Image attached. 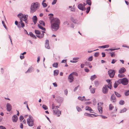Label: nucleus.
<instances>
[{
    "mask_svg": "<svg viewBox=\"0 0 129 129\" xmlns=\"http://www.w3.org/2000/svg\"><path fill=\"white\" fill-rule=\"evenodd\" d=\"M51 24H60V20L57 18H53L51 20Z\"/></svg>",
    "mask_w": 129,
    "mask_h": 129,
    "instance_id": "5",
    "label": "nucleus"
},
{
    "mask_svg": "<svg viewBox=\"0 0 129 129\" xmlns=\"http://www.w3.org/2000/svg\"><path fill=\"white\" fill-rule=\"evenodd\" d=\"M116 60L113 59L112 60L111 63L112 64H114L116 62Z\"/></svg>",
    "mask_w": 129,
    "mask_h": 129,
    "instance_id": "56",
    "label": "nucleus"
},
{
    "mask_svg": "<svg viewBox=\"0 0 129 129\" xmlns=\"http://www.w3.org/2000/svg\"><path fill=\"white\" fill-rule=\"evenodd\" d=\"M29 34L31 36L33 37V38H36V36L33 34L32 32H30L29 33Z\"/></svg>",
    "mask_w": 129,
    "mask_h": 129,
    "instance_id": "39",
    "label": "nucleus"
},
{
    "mask_svg": "<svg viewBox=\"0 0 129 129\" xmlns=\"http://www.w3.org/2000/svg\"><path fill=\"white\" fill-rule=\"evenodd\" d=\"M88 60L89 61H91L92 60V57L91 56L89 57L88 58Z\"/></svg>",
    "mask_w": 129,
    "mask_h": 129,
    "instance_id": "57",
    "label": "nucleus"
},
{
    "mask_svg": "<svg viewBox=\"0 0 129 129\" xmlns=\"http://www.w3.org/2000/svg\"><path fill=\"white\" fill-rule=\"evenodd\" d=\"M59 73V71L58 70H56L54 71V76H56Z\"/></svg>",
    "mask_w": 129,
    "mask_h": 129,
    "instance_id": "25",
    "label": "nucleus"
},
{
    "mask_svg": "<svg viewBox=\"0 0 129 129\" xmlns=\"http://www.w3.org/2000/svg\"><path fill=\"white\" fill-rule=\"evenodd\" d=\"M113 108L114 107L111 104H110L109 106V110L110 111L112 110Z\"/></svg>",
    "mask_w": 129,
    "mask_h": 129,
    "instance_id": "35",
    "label": "nucleus"
},
{
    "mask_svg": "<svg viewBox=\"0 0 129 129\" xmlns=\"http://www.w3.org/2000/svg\"><path fill=\"white\" fill-rule=\"evenodd\" d=\"M102 56L103 57H105L106 55L105 54V53L102 52Z\"/></svg>",
    "mask_w": 129,
    "mask_h": 129,
    "instance_id": "63",
    "label": "nucleus"
},
{
    "mask_svg": "<svg viewBox=\"0 0 129 129\" xmlns=\"http://www.w3.org/2000/svg\"><path fill=\"white\" fill-rule=\"evenodd\" d=\"M96 76L95 75H94L93 76H91L90 79L91 80H94L95 78H96Z\"/></svg>",
    "mask_w": 129,
    "mask_h": 129,
    "instance_id": "33",
    "label": "nucleus"
},
{
    "mask_svg": "<svg viewBox=\"0 0 129 129\" xmlns=\"http://www.w3.org/2000/svg\"><path fill=\"white\" fill-rule=\"evenodd\" d=\"M20 58L21 59H22L24 58V56L23 55H21L20 56Z\"/></svg>",
    "mask_w": 129,
    "mask_h": 129,
    "instance_id": "64",
    "label": "nucleus"
},
{
    "mask_svg": "<svg viewBox=\"0 0 129 129\" xmlns=\"http://www.w3.org/2000/svg\"><path fill=\"white\" fill-rule=\"evenodd\" d=\"M53 84L54 87H56L57 86V84L56 82L53 83Z\"/></svg>",
    "mask_w": 129,
    "mask_h": 129,
    "instance_id": "58",
    "label": "nucleus"
},
{
    "mask_svg": "<svg viewBox=\"0 0 129 129\" xmlns=\"http://www.w3.org/2000/svg\"><path fill=\"white\" fill-rule=\"evenodd\" d=\"M37 18L36 16H34L33 18V21L35 24H36L37 22Z\"/></svg>",
    "mask_w": 129,
    "mask_h": 129,
    "instance_id": "20",
    "label": "nucleus"
},
{
    "mask_svg": "<svg viewBox=\"0 0 129 129\" xmlns=\"http://www.w3.org/2000/svg\"><path fill=\"white\" fill-rule=\"evenodd\" d=\"M42 107L45 110H47L48 109V107L45 105H43L42 106Z\"/></svg>",
    "mask_w": 129,
    "mask_h": 129,
    "instance_id": "46",
    "label": "nucleus"
},
{
    "mask_svg": "<svg viewBox=\"0 0 129 129\" xmlns=\"http://www.w3.org/2000/svg\"><path fill=\"white\" fill-rule=\"evenodd\" d=\"M126 109L125 108H124L122 110H121L120 112V113H123L124 112H125L126 111Z\"/></svg>",
    "mask_w": 129,
    "mask_h": 129,
    "instance_id": "41",
    "label": "nucleus"
},
{
    "mask_svg": "<svg viewBox=\"0 0 129 129\" xmlns=\"http://www.w3.org/2000/svg\"><path fill=\"white\" fill-rule=\"evenodd\" d=\"M75 75L77 76L78 74L76 72H73L71 74H70L68 77V78L69 79L71 80V81H73V75Z\"/></svg>",
    "mask_w": 129,
    "mask_h": 129,
    "instance_id": "10",
    "label": "nucleus"
},
{
    "mask_svg": "<svg viewBox=\"0 0 129 129\" xmlns=\"http://www.w3.org/2000/svg\"><path fill=\"white\" fill-rule=\"evenodd\" d=\"M95 89L94 88H92L90 89V92L92 93H94L95 92Z\"/></svg>",
    "mask_w": 129,
    "mask_h": 129,
    "instance_id": "40",
    "label": "nucleus"
},
{
    "mask_svg": "<svg viewBox=\"0 0 129 129\" xmlns=\"http://www.w3.org/2000/svg\"><path fill=\"white\" fill-rule=\"evenodd\" d=\"M99 53H98V52L95 53L94 54V56L95 57H97L99 56Z\"/></svg>",
    "mask_w": 129,
    "mask_h": 129,
    "instance_id": "52",
    "label": "nucleus"
},
{
    "mask_svg": "<svg viewBox=\"0 0 129 129\" xmlns=\"http://www.w3.org/2000/svg\"><path fill=\"white\" fill-rule=\"evenodd\" d=\"M79 59V58L78 57L74 58H73V60L74 61L71 60V62L73 63H75L77 62V61H75V60H78Z\"/></svg>",
    "mask_w": 129,
    "mask_h": 129,
    "instance_id": "23",
    "label": "nucleus"
},
{
    "mask_svg": "<svg viewBox=\"0 0 129 129\" xmlns=\"http://www.w3.org/2000/svg\"><path fill=\"white\" fill-rule=\"evenodd\" d=\"M53 111L54 113L55 114V115H57V116H59L61 114L60 111L57 108H55L54 110H53Z\"/></svg>",
    "mask_w": 129,
    "mask_h": 129,
    "instance_id": "9",
    "label": "nucleus"
},
{
    "mask_svg": "<svg viewBox=\"0 0 129 129\" xmlns=\"http://www.w3.org/2000/svg\"><path fill=\"white\" fill-rule=\"evenodd\" d=\"M18 119V117L16 115H13L12 117V120L13 122H16Z\"/></svg>",
    "mask_w": 129,
    "mask_h": 129,
    "instance_id": "17",
    "label": "nucleus"
},
{
    "mask_svg": "<svg viewBox=\"0 0 129 129\" xmlns=\"http://www.w3.org/2000/svg\"><path fill=\"white\" fill-rule=\"evenodd\" d=\"M7 109L8 111L10 112L12 109V106L9 103H7Z\"/></svg>",
    "mask_w": 129,
    "mask_h": 129,
    "instance_id": "14",
    "label": "nucleus"
},
{
    "mask_svg": "<svg viewBox=\"0 0 129 129\" xmlns=\"http://www.w3.org/2000/svg\"><path fill=\"white\" fill-rule=\"evenodd\" d=\"M110 100L113 103H115L116 102V98L115 95L114 94H112L111 96Z\"/></svg>",
    "mask_w": 129,
    "mask_h": 129,
    "instance_id": "11",
    "label": "nucleus"
},
{
    "mask_svg": "<svg viewBox=\"0 0 129 129\" xmlns=\"http://www.w3.org/2000/svg\"><path fill=\"white\" fill-rule=\"evenodd\" d=\"M64 93L66 95H67L68 94V91L67 89H66V90H64Z\"/></svg>",
    "mask_w": 129,
    "mask_h": 129,
    "instance_id": "54",
    "label": "nucleus"
},
{
    "mask_svg": "<svg viewBox=\"0 0 129 129\" xmlns=\"http://www.w3.org/2000/svg\"><path fill=\"white\" fill-rule=\"evenodd\" d=\"M126 71V70L125 69L124 67H122L119 69L118 72L119 73H124Z\"/></svg>",
    "mask_w": 129,
    "mask_h": 129,
    "instance_id": "13",
    "label": "nucleus"
},
{
    "mask_svg": "<svg viewBox=\"0 0 129 129\" xmlns=\"http://www.w3.org/2000/svg\"><path fill=\"white\" fill-rule=\"evenodd\" d=\"M39 4L38 3L32 4L30 7V12L33 13L35 12L39 7Z\"/></svg>",
    "mask_w": 129,
    "mask_h": 129,
    "instance_id": "2",
    "label": "nucleus"
},
{
    "mask_svg": "<svg viewBox=\"0 0 129 129\" xmlns=\"http://www.w3.org/2000/svg\"><path fill=\"white\" fill-rule=\"evenodd\" d=\"M0 129H6L5 127L3 126H0Z\"/></svg>",
    "mask_w": 129,
    "mask_h": 129,
    "instance_id": "61",
    "label": "nucleus"
},
{
    "mask_svg": "<svg viewBox=\"0 0 129 129\" xmlns=\"http://www.w3.org/2000/svg\"><path fill=\"white\" fill-rule=\"evenodd\" d=\"M78 8L79 9L82 10H85L84 6H83V4H80L78 5Z\"/></svg>",
    "mask_w": 129,
    "mask_h": 129,
    "instance_id": "12",
    "label": "nucleus"
},
{
    "mask_svg": "<svg viewBox=\"0 0 129 129\" xmlns=\"http://www.w3.org/2000/svg\"><path fill=\"white\" fill-rule=\"evenodd\" d=\"M98 110L100 112L101 114L102 113V111H103V110H102L103 108H102V107L101 106H98Z\"/></svg>",
    "mask_w": 129,
    "mask_h": 129,
    "instance_id": "22",
    "label": "nucleus"
},
{
    "mask_svg": "<svg viewBox=\"0 0 129 129\" xmlns=\"http://www.w3.org/2000/svg\"><path fill=\"white\" fill-rule=\"evenodd\" d=\"M45 2L46 1L45 0H44L42 3V4L43 5V6L44 8L46 7L47 6V4L46 3H45Z\"/></svg>",
    "mask_w": 129,
    "mask_h": 129,
    "instance_id": "24",
    "label": "nucleus"
},
{
    "mask_svg": "<svg viewBox=\"0 0 129 129\" xmlns=\"http://www.w3.org/2000/svg\"><path fill=\"white\" fill-rule=\"evenodd\" d=\"M85 110L89 111H92L91 108L88 106H87L85 107Z\"/></svg>",
    "mask_w": 129,
    "mask_h": 129,
    "instance_id": "27",
    "label": "nucleus"
},
{
    "mask_svg": "<svg viewBox=\"0 0 129 129\" xmlns=\"http://www.w3.org/2000/svg\"><path fill=\"white\" fill-rule=\"evenodd\" d=\"M35 33L37 34L40 35H37V37L41 39L43 38L44 36V33H45L44 31H43V34H40L41 33L40 31L37 30H35Z\"/></svg>",
    "mask_w": 129,
    "mask_h": 129,
    "instance_id": "7",
    "label": "nucleus"
},
{
    "mask_svg": "<svg viewBox=\"0 0 129 129\" xmlns=\"http://www.w3.org/2000/svg\"><path fill=\"white\" fill-rule=\"evenodd\" d=\"M85 71L86 72H88L89 71V70L87 68H85Z\"/></svg>",
    "mask_w": 129,
    "mask_h": 129,
    "instance_id": "62",
    "label": "nucleus"
},
{
    "mask_svg": "<svg viewBox=\"0 0 129 129\" xmlns=\"http://www.w3.org/2000/svg\"><path fill=\"white\" fill-rule=\"evenodd\" d=\"M57 102L59 103H61L63 101L62 98L60 97H57Z\"/></svg>",
    "mask_w": 129,
    "mask_h": 129,
    "instance_id": "21",
    "label": "nucleus"
},
{
    "mask_svg": "<svg viewBox=\"0 0 129 129\" xmlns=\"http://www.w3.org/2000/svg\"><path fill=\"white\" fill-rule=\"evenodd\" d=\"M121 81H128V79L126 78H124L121 79Z\"/></svg>",
    "mask_w": 129,
    "mask_h": 129,
    "instance_id": "60",
    "label": "nucleus"
},
{
    "mask_svg": "<svg viewBox=\"0 0 129 129\" xmlns=\"http://www.w3.org/2000/svg\"><path fill=\"white\" fill-rule=\"evenodd\" d=\"M76 109L79 112L81 111V109L79 107L77 106L76 107Z\"/></svg>",
    "mask_w": 129,
    "mask_h": 129,
    "instance_id": "49",
    "label": "nucleus"
},
{
    "mask_svg": "<svg viewBox=\"0 0 129 129\" xmlns=\"http://www.w3.org/2000/svg\"><path fill=\"white\" fill-rule=\"evenodd\" d=\"M125 76V75L124 74H122V73H120L118 75V77L120 78H122Z\"/></svg>",
    "mask_w": 129,
    "mask_h": 129,
    "instance_id": "30",
    "label": "nucleus"
},
{
    "mask_svg": "<svg viewBox=\"0 0 129 129\" xmlns=\"http://www.w3.org/2000/svg\"><path fill=\"white\" fill-rule=\"evenodd\" d=\"M23 119H24V117L23 116H20V121H22V120H23Z\"/></svg>",
    "mask_w": 129,
    "mask_h": 129,
    "instance_id": "55",
    "label": "nucleus"
},
{
    "mask_svg": "<svg viewBox=\"0 0 129 129\" xmlns=\"http://www.w3.org/2000/svg\"><path fill=\"white\" fill-rule=\"evenodd\" d=\"M115 73V71L112 70H110L108 71V74L111 78H113L114 77Z\"/></svg>",
    "mask_w": 129,
    "mask_h": 129,
    "instance_id": "8",
    "label": "nucleus"
},
{
    "mask_svg": "<svg viewBox=\"0 0 129 129\" xmlns=\"http://www.w3.org/2000/svg\"><path fill=\"white\" fill-rule=\"evenodd\" d=\"M85 64L86 66H89L90 65V63L89 62H86L85 63Z\"/></svg>",
    "mask_w": 129,
    "mask_h": 129,
    "instance_id": "48",
    "label": "nucleus"
},
{
    "mask_svg": "<svg viewBox=\"0 0 129 129\" xmlns=\"http://www.w3.org/2000/svg\"><path fill=\"white\" fill-rule=\"evenodd\" d=\"M58 63L57 62L54 63L53 64V67L57 68L58 67Z\"/></svg>",
    "mask_w": 129,
    "mask_h": 129,
    "instance_id": "36",
    "label": "nucleus"
},
{
    "mask_svg": "<svg viewBox=\"0 0 129 129\" xmlns=\"http://www.w3.org/2000/svg\"><path fill=\"white\" fill-rule=\"evenodd\" d=\"M51 28L52 30L54 31H56L59 28V24H51Z\"/></svg>",
    "mask_w": 129,
    "mask_h": 129,
    "instance_id": "6",
    "label": "nucleus"
},
{
    "mask_svg": "<svg viewBox=\"0 0 129 129\" xmlns=\"http://www.w3.org/2000/svg\"><path fill=\"white\" fill-rule=\"evenodd\" d=\"M84 115L85 116H87L88 117H92V116H91V114H90L87 113H85L84 114Z\"/></svg>",
    "mask_w": 129,
    "mask_h": 129,
    "instance_id": "26",
    "label": "nucleus"
},
{
    "mask_svg": "<svg viewBox=\"0 0 129 129\" xmlns=\"http://www.w3.org/2000/svg\"><path fill=\"white\" fill-rule=\"evenodd\" d=\"M18 17L20 19V20L23 21L26 23L28 22L27 18L28 16L27 15H23L22 13L19 14L18 15Z\"/></svg>",
    "mask_w": 129,
    "mask_h": 129,
    "instance_id": "3",
    "label": "nucleus"
},
{
    "mask_svg": "<svg viewBox=\"0 0 129 129\" xmlns=\"http://www.w3.org/2000/svg\"><path fill=\"white\" fill-rule=\"evenodd\" d=\"M57 1V0H53V1L52 3V5H54L56 3Z\"/></svg>",
    "mask_w": 129,
    "mask_h": 129,
    "instance_id": "53",
    "label": "nucleus"
},
{
    "mask_svg": "<svg viewBox=\"0 0 129 129\" xmlns=\"http://www.w3.org/2000/svg\"><path fill=\"white\" fill-rule=\"evenodd\" d=\"M39 23L42 25L44 26H45V23L43 21H40L39 22Z\"/></svg>",
    "mask_w": 129,
    "mask_h": 129,
    "instance_id": "37",
    "label": "nucleus"
},
{
    "mask_svg": "<svg viewBox=\"0 0 129 129\" xmlns=\"http://www.w3.org/2000/svg\"><path fill=\"white\" fill-rule=\"evenodd\" d=\"M78 99L79 100L81 101H86L87 100H89V99L87 100L86 99H85V97L84 96H83L82 97H81L80 96H79L78 97Z\"/></svg>",
    "mask_w": 129,
    "mask_h": 129,
    "instance_id": "15",
    "label": "nucleus"
},
{
    "mask_svg": "<svg viewBox=\"0 0 129 129\" xmlns=\"http://www.w3.org/2000/svg\"><path fill=\"white\" fill-rule=\"evenodd\" d=\"M51 108L52 109L54 110V109H55V106L54 105V104H53L52 106V108Z\"/></svg>",
    "mask_w": 129,
    "mask_h": 129,
    "instance_id": "51",
    "label": "nucleus"
},
{
    "mask_svg": "<svg viewBox=\"0 0 129 129\" xmlns=\"http://www.w3.org/2000/svg\"><path fill=\"white\" fill-rule=\"evenodd\" d=\"M119 84L122 83L124 85H126L128 83V81H117Z\"/></svg>",
    "mask_w": 129,
    "mask_h": 129,
    "instance_id": "18",
    "label": "nucleus"
},
{
    "mask_svg": "<svg viewBox=\"0 0 129 129\" xmlns=\"http://www.w3.org/2000/svg\"><path fill=\"white\" fill-rule=\"evenodd\" d=\"M111 54V56L112 57H115V54L114 52H113L112 53H110Z\"/></svg>",
    "mask_w": 129,
    "mask_h": 129,
    "instance_id": "47",
    "label": "nucleus"
},
{
    "mask_svg": "<svg viewBox=\"0 0 129 129\" xmlns=\"http://www.w3.org/2000/svg\"><path fill=\"white\" fill-rule=\"evenodd\" d=\"M15 24L18 27H20V25L19 24H18V21H16L15 22Z\"/></svg>",
    "mask_w": 129,
    "mask_h": 129,
    "instance_id": "43",
    "label": "nucleus"
},
{
    "mask_svg": "<svg viewBox=\"0 0 129 129\" xmlns=\"http://www.w3.org/2000/svg\"><path fill=\"white\" fill-rule=\"evenodd\" d=\"M34 121L33 117L30 115L29 116V118L27 119V123L30 126H32L34 125Z\"/></svg>",
    "mask_w": 129,
    "mask_h": 129,
    "instance_id": "4",
    "label": "nucleus"
},
{
    "mask_svg": "<svg viewBox=\"0 0 129 129\" xmlns=\"http://www.w3.org/2000/svg\"><path fill=\"white\" fill-rule=\"evenodd\" d=\"M45 46L46 48L48 49H49L50 48V47L49 45V41L48 40H47L46 41Z\"/></svg>",
    "mask_w": 129,
    "mask_h": 129,
    "instance_id": "16",
    "label": "nucleus"
},
{
    "mask_svg": "<svg viewBox=\"0 0 129 129\" xmlns=\"http://www.w3.org/2000/svg\"><path fill=\"white\" fill-rule=\"evenodd\" d=\"M34 71V68L31 67L29 68L28 70L25 72V73H31L32 72Z\"/></svg>",
    "mask_w": 129,
    "mask_h": 129,
    "instance_id": "19",
    "label": "nucleus"
},
{
    "mask_svg": "<svg viewBox=\"0 0 129 129\" xmlns=\"http://www.w3.org/2000/svg\"><path fill=\"white\" fill-rule=\"evenodd\" d=\"M90 9V7H88L86 9V12L87 14L89 12Z\"/></svg>",
    "mask_w": 129,
    "mask_h": 129,
    "instance_id": "45",
    "label": "nucleus"
},
{
    "mask_svg": "<svg viewBox=\"0 0 129 129\" xmlns=\"http://www.w3.org/2000/svg\"><path fill=\"white\" fill-rule=\"evenodd\" d=\"M71 20L74 23H76L75 20L72 17L71 18Z\"/></svg>",
    "mask_w": 129,
    "mask_h": 129,
    "instance_id": "59",
    "label": "nucleus"
},
{
    "mask_svg": "<svg viewBox=\"0 0 129 129\" xmlns=\"http://www.w3.org/2000/svg\"><path fill=\"white\" fill-rule=\"evenodd\" d=\"M124 101L123 100H121L119 102V104L121 105H122L124 104Z\"/></svg>",
    "mask_w": 129,
    "mask_h": 129,
    "instance_id": "42",
    "label": "nucleus"
},
{
    "mask_svg": "<svg viewBox=\"0 0 129 129\" xmlns=\"http://www.w3.org/2000/svg\"><path fill=\"white\" fill-rule=\"evenodd\" d=\"M118 83L117 82H117H115V83L114 85V87L115 88H116L117 87L118 85Z\"/></svg>",
    "mask_w": 129,
    "mask_h": 129,
    "instance_id": "34",
    "label": "nucleus"
},
{
    "mask_svg": "<svg viewBox=\"0 0 129 129\" xmlns=\"http://www.w3.org/2000/svg\"><path fill=\"white\" fill-rule=\"evenodd\" d=\"M86 3L88 5L90 6L91 5V1L90 0H87L86 1Z\"/></svg>",
    "mask_w": 129,
    "mask_h": 129,
    "instance_id": "38",
    "label": "nucleus"
},
{
    "mask_svg": "<svg viewBox=\"0 0 129 129\" xmlns=\"http://www.w3.org/2000/svg\"><path fill=\"white\" fill-rule=\"evenodd\" d=\"M109 47V45H105L103 46H99V48H108Z\"/></svg>",
    "mask_w": 129,
    "mask_h": 129,
    "instance_id": "29",
    "label": "nucleus"
},
{
    "mask_svg": "<svg viewBox=\"0 0 129 129\" xmlns=\"http://www.w3.org/2000/svg\"><path fill=\"white\" fill-rule=\"evenodd\" d=\"M108 83V84L105 85L102 89V91L103 93L104 94H106L108 93V90L107 87L110 89H111L112 88L111 85V81H107Z\"/></svg>",
    "mask_w": 129,
    "mask_h": 129,
    "instance_id": "1",
    "label": "nucleus"
},
{
    "mask_svg": "<svg viewBox=\"0 0 129 129\" xmlns=\"http://www.w3.org/2000/svg\"><path fill=\"white\" fill-rule=\"evenodd\" d=\"M38 26L41 29L43 30L44 31L45 30V29L44 28L42 27L40 24H38Z\"/></svg>",
    "mask_w": 129,
    "mask_h": 129,
    "instance_id": "32",
    "label": "nucleus"
},
{
    "mask_svg": "<svg viewBox=\"0 0 129 129\" xmlns=\"http://www.w3.org/2000/svg\"><path fill=\"white\" fill-rule=\"evenodd\" d=\"M19 24H21V26H20V27H23L25 26L22 20H20V22H19Z\"/></svg>",
    "mask_w": 129,
    "mask_h": 129,
    "instance_id": "28",
    "label": "nucleus"
},
{
    "mask_svg": "<svg viewBox=\"0 0 129 129\" xmlns=\"http://www.w3.org/2000/svg\"><path fill=\"white\" fill-rule=\"evenodd\" d=\"M129 95V90H128L125 93V95L126 96H128Z\"/></svg>",
    "mask_w": 129,
    "mask_h": 129,
    "instance_id": "50",
    "label": "nucleus"
},
{
    "mask_svg": "<svg viewBox=\"0 0 129 129\" xmlns=\"http://www.w3.org/2000/svg\"><path fill=\"white\" fill-rule=\"evenodd\" d=\"M115 94L117 97H120L121 96V95L117 92H114Z\"/></svg>",
    "mask_w": 129,
    "mask_h": 129,
    "instance_id": "31",
    "label": "nucleus"
},
{
    "mask_svg": "<svg viewBox=\"0 0 129 129\" xmlns=\"http://www.w3.org/2000/svg\"><path fill=\"white\" fill-rule=\"evenodd\" d=\"M94 83L95 85L96 86H98L99 84V81H95L94 82Z\"/></svg>",
    "mask_w": 129,
    "mask_h": 129,
    "instance_id": "44",
    "label": "nucleus"
}]
</instances>
